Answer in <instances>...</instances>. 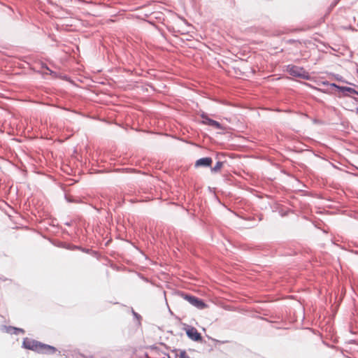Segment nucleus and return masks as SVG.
Wrapping results in <instances>:
<instances>
[{"label": "nucleus", "mask_w": 358, "mask_h": 358, "mask_svg": "<svg viewBox=\"0 0 358 358\" xmlns=\"http://www.w3.org/2000/svg\"><path fill=\"white\" fill-rule=\"evenodd\" d=\"M23 347L26 349L31 350L42 354H54L57 349L51 345L42 343L36 340L25 338L22 343Z\"/></svg>", "instance_id": "nucleus-1"}, {"label": "nucleus", "mask_w": 358, "mask_h": 358, "mask_svg": "<svg viewBox=\"0 0 358 358\" xmlns=\"http://www.w3.org/2000/svg\"><path fill=\"white\" fill-rule=\"evenodd\" d=\"M182 296L190 304L199 309H203L206 307V304L197 297L187 294H182Z\"/></svg>", "instance_id": "nucleus-2"}, {"label": "nucleus", "mask_w": 358, "mask_h": 358, "mask_svg": "<svg viewBox=\"0 0 358 358\" xmlns=\"http://www.w3.org/2000/svg\"><path fill=\"white\" fill-rule=\"evenodd\" d=\"M287 71L291 76L300 78L305 77L306 72L303 68L294 65H289L287 66Z\"/></svg>", "instance_id": "nucleus-3"}, {"label": "nucleus", "mask_w": 358, "mask_h": 358, "mask_svg": "<svg viewBox=\"0 0 358 358\" xmlns=\"http://www.w3.org/2000/svg\"><path fill=\"white\" fill-rule=\"evenodd\" d=\"M212 162H213V160L210 157H203V158H201L196 161L195 166L196 167H199V166L209 167L211 166Z\"/></svg>", "instance_id": "nucleus-4"}, {"label": "nucleus", "mask_w": 358, "mask_h": 358, "mask_svg": "<svg viewBox=\"0 0 358 358\" xmlns=\"http://www.w3.org/2000/svg\"><path fill=\"white\" fill-rule=\"evenodd\" d=\"M202 122L205 124H207V125H209V126H211V127H213L216 129H220L221 128V124L215 121V120H213L212 119H210L209 117L205 116V115H202Z\"/></svg>", "instance_id": "nucleus-5"}, {"label": "nucleus", "mask_w": 358, "mask_h": 358, "mask_svg": "<svg viewBox=\"0 0 358 358\" xmlns=\"http://www.w3.org/2000/svg\"><path fill=\"white\" fill-rule=\"evenodd\" d=\"M187 336L194 341H200L201 339V334L197 331L195 328H190L187 330Z\"/></svg>", "instance_id": "nucleus-6"}, {"label": "nucleus", "mask_w": 358, "mask_h": 358, "mask_svg": "<svg viewBox=\"0 0 358 358\" xmlns=\"http://www.w3.org/2000/svg\"><path fill=\"white\" fill-rule=\"evenodd\" d=\"M223 166L222 162H217L214 167L211 169L212 172H219Z\"/></svg>", "instance_id": "nucleus-7"}, {"label": "nucleus", "mask_w": 358, "mask_h": 358, "mask_svg": "<svg viewBox=\"0 0 358 358\" xmlns=\"http://www.w3.org/2000/svg\"><path fill=\"white\" fill-rule=\"evenodd\" d=\"M342 89H343V90H345V91H348V92H352V91H353V90H352V88H350V87H343Z\"/></svg>", "instance_id": "nucleus-8"}]
</instances>
